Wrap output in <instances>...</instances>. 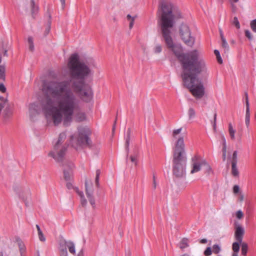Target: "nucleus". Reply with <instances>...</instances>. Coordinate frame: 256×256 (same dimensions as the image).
<instances>
[{"label":"nucleus","mask_w":256,"mask_h":256,"mask_svg":"<svg viewBox=\"0 0 256 256\" xmlns=\"http://www.w3.org/2000/svg\"><path fill=\"white\" fill-rule=\"evenodd\" d=\"M216 112H215L214 115V122H212V124L214 130V132H216Z\"/></svg>","instance_id":"c85d7f7f"},{"label":"nucleus","mask_w":256,"mask_h":256,"mask_svg":"<svg viewBox=\"0 0 256 256\" xmlns=\"http://www.w3.org/2000/svg\"><path fill=\"white\" fill-rule=\"evenodd\" d=\"M68 166V170L65 168L64 170V178L66 181H70L72 177V170L74 167V164L72 162H69Z\"/></svg>","instance_id":"9d476101"},{"label":"nucleus","mask_w":256,"mask_h":256,"mask_svg":"<svg viewBox=\"0 0 256 256\" xmlns=\"http://www.w3.org/2000/svg\"><path fill=\"white\" fill-rule=\"evenodd\" d=\"M126 18H127L128 20L130 21V24H129V28L130 29H131L133 27L135 17L134 16L132 17L130 14H128L127 15Z\"/></svg>","instance_id":"b1692460"},{"label":"nucleus","mask_w":256,"mask_h":256,"mask_svg":"<svg viewBox=\"0 0 256 256\" xmlns=\"http://www.w3.org/2000/svg\"><path fill=\"white\" fill-rule=\"evenodd\" d=\"M185 153L184 144L182 137L180 138L176 143L173 154V174L176 177L180 178L185 175L186 158L184 156Z\"/></svg>","instance_id":"7ed1b4c3"},{"label":"nucleus","mask_w":256,"mask_h":256,"mask_svg":"<svg viewBox=\"0 0 256 256\" xmlns=\"http://www.w3.org/2000/svg\"><path fill=\"white\" fill-rule=\"evenodd\" d=\"M221 250V247L218 244H216L212 246V252L215 254H219Z\"/></svg>","instance_id":"5701e85b"},{"label":"nucleus","mask_w":256,"mask_h":256,"mask_svg":"<svg viewBox=\"0 0 256 256\" xmlns=\"http://www.w3.org/2000/svg\"><path fill=\"white\" fill-rule=\"evenodd\" d=\"M100 170H97L96 172V178H95V182L96 186L98 187L99 186V178L100 176Z\"/></svg>","instance_id":"bb28decb"},{"label":"nucleus","mask_w":256,"mask_h":256,"mask_svg":"<svg viewBox=\"0 0 256 256\" xmlns=\"http://www.w3.org/2000/svg\"><path fill=\"white\" fill-rule=\"evenodd\" d=\"M242 246V254L244 256H246V254L248 250V246L246 242L241 243Z\"/></svg>","instance_id":"412c9836"},{"label":"nucleus","mask_w":256,"mask_h":256,"mask_svg":"<svg viewBox=\"0 0 256 256\" xmlns=\"http://www.w3.org/2000/svg\"><path fill=\"white\" fill-rule=\"evenodd\" d=\"M0 100L2 102L0 103V112H1L2 108L4 107L6 102V99H5L4 98L0 96Z\"/></svg>","instance_id":"7c9ffc66"},{"label":"nucleus","mask_w":256,"mask_h":256,"mask_svg":"<svg viewBox=\"0 0 256 256\" xmlns=\"http://www.w3.org/2000/svg\"><path fill=\"white\" fill-rule=\"evenodd\" d=\"M233 2L236 3L238 2V0H232Z\"/></svg>","instance_id":"774afa93"},{"label":"nucleus","mask_w":256,"mask_h":256,"mask_svg":"<svg viewBox=\"0 0 256 256\" xmlns=\"http://www.w3.org/2000/svg\"><path fill=\"white\" fill-rule=\"evenodd\" d=\"M244 96H245V100H246V108H250L248 96V94L247 92H244Z\"/></svg>","instance_id":"58836bf2"},{"label":"nucleus","mask_w":256,"mask_h":256,"mask_svg":"<svg viewBox=\"0 0 256 256\" xmlns=\"http://www.w3.org/2000/svg\"><path fill=\"white\" fill-rule=\"evenodd\" d=\"M212 254V248L210 247H208L204 251V254L205 256H210Z\"/></svg>","instance_id":"72a5a7b5"},{"label":"nucleus","mask_w":256,"mask_h":256,"mask_svg":"<svg viewBox=\"0 0 256 256\" xmlns=\"http://www.w3.org/2000/svg\"><path fill=\"white\" fill-rule=\"evenodd\" d=\"M214 54H215L216 56H220V52L218 50H214Z\"/></svg>","instance_id":"13d9d810"},{"label":"nucleus","mask_w":256,"mask_h":256,"mask_svg":"<svg viewBox=\"0 0 256 256\" xmlns=\"http://www.w3.org/2000/svg\"><path fill=\"white\" fill-rule=\"evenodd\" d=\"M162 46L160 44H157L154 49L155 53H160L162 52Z\"/></svg>","instance_id":"4c0bfd02"},{"label":"nucleus","mask_w":256,"mask_h":256,"mask_svg":"<svg viewBox=\"0 0 256 256\" xmlns=\"http://www.w3.org/2000/svg\"><path fill=\"white\" fill-rule=\"evenodd\" d=\"M36 229H37L38 233L42 232L41 229H40V226H39V225L36 224Z\"/></svg>","instance_id":"052dcab7"},{"label":"nucleus","mask_w":256,"mask_h":256,"mask_svg":"<svg viewBox=\"0 0 256 256\" xmlns=\"http://www.w3.org/2000/svg\"><path fill=\"white\" fill-rule=\"evenodd\" d=\"M90 66H95L93 60L82 61L78 54H72L68 66L74 80H52L44 84L42 110L46 117H52L55 126L63 120L64 125L67 126L72 121V116L79 105V100L74 92L78 94L86 102L92 100V89L84 82L85 79L91 74Z\"/></svg>","instance_id":"f257e3e1"},{"label":"nucleus","mask_w":256,"mask_h":256,"mask_svg":"<svg viewBox=\"0 0 256 256\" xmlns=\"http://www.w3.org/2000/svg\"><path fill=\"white\" fill-rule=\"evenodd\" d=\"M18 246L21 256H23V254L26 252V248L24 246L22 243H20Z\"/></svg>","instance_id":"2f4dec72"},{"label":"nucleus","mask_w":256,"mask_h":256,"mask_svg":"<svg viewBox=\"0 0 256 256\" xmlns=\"http://www.w3.org/2000/svg\"><path fill=\"white\" fill-rule=\"evenodd\" d=\"M29 49L31 51H33L34 50V44H29Z\"/></svg>","instance_id":"864d4df0"},{"label":"nucleus","mask_w":256,"mask_h":256,"mask_svg":"<svg viewBox=\"0 0 256 256\" xmlns=\"http://www.w3.org/2000/svg\"><path fill=\"white\" fill-rule=\"evenodd\" d=\"M38 236L40 241L42 242H44L46 241V238L42 232L38 233Z\"/></svg>","instance_id":"e433bc0d"},{"label":"nucleus","mask_w":256,"mask_h":256,"mask_svg":"<svg viewBox=\"0 0 256 256\" xmlns=\"http://www.w3.org/2000/svg\"><path fill=\"white\" fill-rule=\"evenodd\" d=\"M86 194L88 200V201L93 208L96 207L95 199L93 196L94 190L92 188H88V182L86 180L85 182Z\"/></svg>","instance_id":"6e6552de"},{"label":"nucleus","mask_w":256,"mask_h":256,"mask_svg":"<svg viewBox=\"0 0 256 256\" xmlns=\"http://www.w3.org/2000/svg\"><path fill=\"white\" fill-rule=\"evenodd\" d=\"M78 194L80 196V198L84 197V194L82 192H78Z\"/></svg>","instance_id":"e2e57ef3"},{"label":"nucleus","mask_w":256,"mask_h":256,"mask_svg":"<svg viewBox=\"0 0 256 256\" xmlns=\"http://www.w3.org/2000/svg\"><path fill=\"white\" fill-rule=\"evenodd\" d=\"M228 132L231 139L233 140H234L236 130L233 128L232 124L231 123H230L228 124Z\"/></svg>","instance_id":"dca6fc26"},{"label":"nucleus","mask_w":256,"mask_h":256,"mask_svg":"<svg viewBox=\"0 0 256 256\" xmlns=\"http://www.w3.org/2000/svg\"><path fill=\"white\" fill-rule=\"evenodd\" d=\"M62 245L64 246H68L69 252L74 254H75V246L74 244L72 242H66V240H64L62 242Z\"/></svg>","instance_id":"ddd939ff"},{"label":"nucleus","mask_w":256,"mask_h":256,"mask_svg":"<svg viewBox=\"0 0 256 256\" xmlns=\"http://www.w3.org/2000/svg\"><path fill=\"white\" fill-rule=\"evenodd\" d=\"M222 150H226V140L224 136H222Z\"/></svg>","instance_id":"37998d69"},{"label":"nucleus","mask_w":256,"mask_h":256,"mask_svg":"<svg viewBox=\"0 0 256 256\" xmlns=\"http://www.w3.org/2000/svg\"><path fill=\"white\" fill-rule=\"evenodd\" d=\"M86 119L85 114L84 113H78L76 116V121L80 122H82Z\"/></svg>","instance_id":"393cba45"},{"label":"nucleus","mask_w":256,"mask_h":256,"mask_svg":"<svg viewBox=\"0 0 256 256\" xmlns=\"http://www.w3.org/2000/svg\"><path fill=\"white\" fill-rule=\"evenodd\" d=\"M242 242H238V241L234 242L232 244V250L234 252H238L240 251V244H241Z\"/></svg>","instance_id":"6ab92c4d"},{"label":"nucleus","mask_w":256,"mask_h":256,"mask_svg":"<svg viewBox=\"0 0 256 256\" xmlns=\"http://www.w3.org/2000/svg\"><path fill=\"white\" fill-rule=\"evenodd\" d=\"M153 187L154 189H156V182L154 176H153Z\"/></svg>","instance_id":"8fccbe9b"},{"label":"nucleus","mask_w":256,"mask_h":256,"mask_svg":"<svg viewBox=\"0 0 256 256\" xmlns=\"http://www.w3.org/2000/svg\"><path fill=\"white\" fill-rule=\"evenodd\" d=\"M216 58L218 60V62L219 64H222V60L220 56V55L219 56H216Z\"/></svg>","instance_id":"3c124183"},{"label":"nucleus","mask_w":256,"mask_h":256,"mask_svg":"<svg viewBox=\"0 0 256 256\" xmlns=\"http://www.w3.org/2000/svg\"><path fill=\"white\" fill-rule=\"evenodd\" d=\"M66 187L68 189H71L72 188V184L70 181H66Z\"/></svg>","instance_id":"09e8293b"},{"label":"nucleus","mask_w":256,"mask_h":256,"mask_svg":"<svg viewBox=\"0 0 256 256\" xmlns=\"http://www.w3.org/2000/svg\"><path fill=\"white\" fill-rule=\"evenodd\" d=\"M198 160V157L195 156L192 158V161L193 162L192 164V168L191 170V174H194V172H196L200 170L201 166H206V168L208 170H210L211 168L210 166L207 164V162L205 160H202L201 162H197L196 160Z\"/></svg>","instance_id":"0eeeda50"},{"label":"nucleus","mask_w":256,"mask_h":256,"mask_svg":"<svg viewBox=\"0 0 256 256\" xmlns=\"http://www.w3.org/2000/svg\"><path fill=\"white\" fill-rule=\"evenodd\" d=\"M131 130L129 128H128L126 132V144H125V148L126 150V160L128 158V154L129 152V146H130V135ZM128 162V161L126 160Z\"/></svg>","instance_id":"9b49d317"},{"label":"nucleus","mask_w":256,"mask_h":256,"mask_svg":"<svg viewBox=\"0 0 256 256\" xmlns=\"http://www.w3.org/2000/svg\"><path fill=\"white\" fill-rule=\"evenodd\" d=\"M244 198V195L243 194H240V197L238 198V200H239L240 202H242V201H243Z\"/></svg>","instance_id":"680f3d73"},{"label":"nucleus","mask_w":256,"mask_h":256,"mask_svg":"<svg viewBox=\"0 0 256 256\" xmlns=\"http://www.w3.org/2000/svg\"><path fill=\"white\" fill-rule=\"evenodd\" d=\"M81 204L82 206H86L87 204V201L86 200L84 196L81 198Z\"/></svg>","instance_id":"79ce46f5"},{"label":"nucleus","mask_w":256,"mask_h":256,"mask_svg":"<svg viewBox=\"0 0 256 256\" xmlns=\"http://www.w3.org/2000/svg\"><path fill=\"white\" fill-rule=\"evenodd\" d=\"M232 24L234 25L238 29L240 28V24L237 17L234 16V19L232 21Z\"/></svg>","instance_id":"cd10ccee"},{"label":"nucleus","mask_w":256,"mask_h":256,"mask_svg":"<svg viewBox=\"0 0 256 256\" xmlns=\"http://www.w3.org/2000/svg\"><path fill=\"white\" fill-rule=\"evenodd\" d=\"M243 216V213L240 210H238L236 213V216L238 219L242 218Z\"/></svg>","instance_id":"a19ab883"},{"label":"nucleus","mask_w":256,"mask_h":256,"mask_svg":"<svg viewBox=\"0 0 256 256\" xmlns=\"http://www.w3.org/2000/svg\"><path fill=\"white\" fill-rule=\"evenodd\" d=\"M182 130V128H180L176 130H174L172 132L173 136H175L177 134H179Z\"/></svg>","instance_id":"ea45409f"},{"label":"nucleus","mask_w":256,"mask_h":256,"mask_svg":"<svg viewBox=\"0 0 256 256\" xmlns=\"http://www.w3.org/2000/svg\"><path fill=\"white\" fill-rule=\"evenodd\" d=\"M130 160L131 162H134L135 165L137 164L136 158L135 156H130Z\"/></svg>","instance_id":"49530a36"},{"label":"nucleus","mask_w":256,"mask_h":256,"mask_svg":"<svg viewBox=\"0 0 256 256\" xmlns=\"http://www.w3.org/2000/svg\"><path fill=\"white\" fill-rule=\"evenodd\" d=\"M222 159L224 161H225L226 159V150H222Z\"/></svg>","instance_id":"de8ad7c7"},{"label":"nucleus","mask_w":256,"mask_h":256,"mask_svg":"<svg viewBox=\"0 0 256 256\" xmlns=\"http://www.w3.org/2000/svg\"><path fill=\"white\" fill-rule=\"evenodd\" d=\"M62 4V8L64 9L66 4V0H60Z\"/></svg>","instance_id":"603ef678"},{"label":"nucleus","mask_w":256,"mask_h":256,"mask_svg":"<svg viewBox=\"0 0 256 256\" xmlns=\"http://www.w3.org/2000/svg\"><path fill=\"white\" fill-rule=\"evenodd\" d=\"M245 122L246 126L248 127L250 122V108H246Z\"/></svg>","instance_id":"a211bd4d"},{"label":"nucleus","mask_w":256,"mask_h":256,"mask_svg":"<svg viewBox=\"0 0 256 256\" xmlns=\"http://www.w3.org/2000/svg\"><path fill=\"white\" fill-rule=\"evenodd\" d=\"M0 256H8V255L4 254L2 252H0Z\"/></svg>","instance_id":"0e129e2a"},{"label":"nucleus","mask_w":256,"mask_h":256,"mask_svg":"<svg viewBox=\"0 0 256 256\" xmlns=\"http://www.w3.org/2000/svg\"><path fill=\"white\" fill-rule=\"evenodd\" d=\"M12 114V111L9 108H6L4 110V117L5 118H8Z\"/></svg>","instance_id":"c756f323"},{"label":"nucleus","mask_w":256,"mask_h":256,"mask_svg":"<svg viewBox=\"0 0 256 256\" xmlns=\"http://www.w3.org/2000/svg\"><path fill=\"white\" fill-rule=\"evenodd\" d=\"M188 116L190 120L193 118L195 116L196 112L193 108H190L188 109Z\"/></svg>","instance_id":"a878e982"},{"label":"nucleus","mask_w":256,"mask_h":256,"mask_svg":"<svg viewBox=\"0 0 256 256\" xmlns=\"http://www.w3.org/2000/svg\"><path fill=\"white\" fill-rule=\"evenodd\" d=\"M60 256H68L66 248L63 246L62 242L60 243Z\"/></svg>","instance_id":"aec40b11"},{"label":"nucleus","mask_w":256,"mask_h":256,"mask_svg":"<svg viewBox=\"0 0 256 256\" xmlns=\"http://www.w3.org/2000/svg\"><path fill=\"white\" fill-rule=\"evenodd\" d=\"M239 190H240V188H239L238 186V185L234 186L233 188L234 192V194H237L239 192Z\"/></svg>","instance_id":"a18cd8bd"},{"label":"nucleus","mask_w":256,"mask_h":256,"mask_svg":"<svg viewBox=\"0 0 256 256\" xmlns=\"http://www.w3.org/2000/svg\"><path fill=\"white\" fill-rule=\"evenodd\" d=\"M180 256H190L189 254H182Z\"/></svg>","instance_id":"338daca9"},{"label":"nucleus","mask_w":256,"mask_h":256,"mask_svg":"<svg viewBox=\"0 0 256 256\" xmlns=\"http://www.w3.org/2000/svg\"><path fill=\"white\" fill-rule=\"evenodd\" d=\"M6 88L3 84H0V91L4 93L6 92Z\"/></svg>","instance_id":"c03bdc74"},{"label":"nucleus","mask_w":256,"mask_h":256,"mask_svg":"<svg viewBox=\"0 0 256 256\" xmlns=\"http://www.w3.org/2000/svg\"><path fill=\"white\" fill-rule=\"evenodd\" d=\"M250 25L252 31L256 32V19L251 21Z\"/></svg>","instance_id":"473e14b6"},{"label":"nucleus","mask_w":256,"mask_h":256,"mask_svg":"<svg viewBox=\"0 0 256 256\" xmlns=\"http://www.w3.org/2000/svg\"><path fill=\"white\" fill-rule=\"evenodd\" d=\"M180 34L184 42L190 47H192L195 42V38L191 36L189 27L182 24L180 27Z\"/></svg>","instance_id":"423d86ee"},{"label":"nucleus","mask_w":256,"mask_h":256,"mask_svg":"<svg viewBox=\"0 0 256 256\" xmlns=\"http://www.w3.org/2000/svg\"><path fill=\"white\" fill-rule=\"evenodd\" d=\"M29 112L31 118L33 116L38 114V106L35 103L30 104L29 105Z\"/></svg>","instance_id":"f8f14e48"},{"label":"nucleus","mask_w":256,"mask_h":256,"mask_svg":"<svg viewBox=\"0 0 256 256\" xmlns=\"http://www.w3.org/2000/svg\"><path fill=\"white\" fill-rule=\"evenodd\" d=\"M66 138V133H60L57 142L54 146V150L50 152L48 154V156L52 157L58 162H62L64 160L66 147L64 146H61V144Z\"/></svg>","instance_id":"39448f33"},{"label":"nucleus","mask_w":256,"mask_h":256,"mask_svg":"<svg viewBox=\"0 0 256 256\" xmlns=\"http://www.w3.org/2000/svg\"><path fill=\"white\" fill-rule=\"evenodd\" d=\"M28 40L29 44H34L33 39L32 37H28Z\"/></svg>","instance_id":"6e6d98bb"},{"label":"nucleus","mask_w":256,"mask_h":256,"mask_svg":"<svg viewBox=\"0 0 256 256\" xmlns=\"http://www.w3.org/2000/svg\"><path fill=\"white\" fill-rule=\"evenodd\" d=\"M30 6H31V11L32 14L34 16V15L35 13L37 12L38 10V6L35 4V2L34 0H30Z\"/></svg>","instance_id":"f3484780"},{"label":"nucleus","mask_w":256,"mask_h":256,"mask_svg":"<svg viewBox=\"0 0 256 256\" xmlns=\"http://www.w3.org/2000/svg\"><path fill=\"white\" fill-rule=\"evenodd\" d=\"M219 31H220V36L221 38V40H222L223 38H225L224 37L222 30L221 29H220Z\"/></svg>","instance_id":"5fc2aeb1"},{"label":"nucleus","mask_w":256,"mask_h":256,"mask_svg":"<svg viewBox=\"0 0 256 256\" xmlns=\"http://www.w3.org/2000/svg\"><path fill=\"white\" fill-rule=\"evenodd\" d=\"M92 134L90 129L87 126H79L78 134L72 135L70 141L72 146L78 149V146L91 148L92 142L90 138Z\"/></svg>","instance_id":"20e7f679"},{"label":"nucleus","mask_w":256,"mask_h":256,"mask_svg":"<svg viewBox=\"0 0 256 256\" xmlns=\"http://www.w3.org/2000/svg\"><path fill=\"white\" fill-rule=\"evenodd\" d=\"M207 242H208V240H207L206 239L203 238V239L200 240V243H201V244H206V243Z\"/></svg>","instance_id":"bf43d9fd"},{"label":"nucleus","mask_w":256,"mask_h":256,"mask_svg":"<svg viewBox=\"0 0 256 256\" xmlns=\"http://www.w3.org/2000/svg\"><path fill=\"white\" fill-rule=\"evenodd\" d=\"M244 33L246 36L248 38V40H252V36L249 30H245Z\"/></svg>","instance_id":"c9c22d12"},{"label":"nucleus","mask_w":256,"mask_h":256,"mask_svg":"<svg viewBox=\"0 0 256 256\" xmlns=\"http://www.w3.org/2000/svg\"><path fill=\"white\" fill-rule=\"evenodd\" d=\"M222 48L224 49V52H228L229 50V46L226 40V38H223L222 40Z\"/></svg>","instance_id":"4be33fe9"},{"label":"nucleus","mask_w":256,"mask_h":256,"mask_svg":"<svg viewBox=\"0 0 256 256\" xmlns=\"http://www.w3.org/2000/svg\"><path fill=\"white\" fill-rule=\"evenodd\" d=\"M238 252H234L232 256H238Z\"/></svg>","instance_id":"69168bd1"},{"label":"nucleus","mask_w":256,"mask_h":256,"mask_svg":"<svg viewBox=\"0 0 256 256\" xmlns=\"http://www.w3.org/2000/svg\"><path fill=\"white\" fill-rule=\"evenodd\" d=\"M236 164L237 163H232V174L234 176H237L239 175V172Z\"/></svg>","instance_id":"2eb2a0df"},{"label":"nucleus","mask_w":256,"mask_h":256,"mask_svg":"<svg viewBox=\"0 0 256 256\" xmlns=\"http://www.w3.org/2000/svg\"><path fill=\"white\" fill-rule=\"evenodd\" d=\"M232 12H235L236 11V6L234 4H232Z\"/></svg>","instance_id":"4d7b16f0"},{"label":"nucleus","mask_w":256,"mask_h":256,"mask_svg":"<svg viewBox=\"0 0 256 256\" xmlns=\"http://www.w3.org/2000/svg\"><path fill=\"white\" fill-rule=\"evenodd\" d=\"M157 16L164 42L181 64L183 69L182 77L184 86L196 99L201 98L204 94V88L198 75L206 71V63L200 58L197 50L183 53L181 45L174 44L172 36L171 29L175 20L181 18L180 12L170 2L162 1L160 4Z\"/></svg>","instance_id":"f03ea898"},{"label":"nucleus","mask_w":256,"mask_h":256,"mask_svg":"<svg viewBox=\"0 0 256 256\" xmlns=\"http://www.w3.org/2000/svg\"><path fill=\"white\" fill-rule=\"evenodd\" d=\"M188 240L186 238H183L182 240L179 243V247L181 249H184L186 247L188 246Z\"/></svg>","instance_id":"4468645a"},{"label":"nucleus","mask_w":256,"mask_h":256,"mask_svg":"<svg viewBox=\"0 0 256 256\" xmlns=\"http://www.w3.org/2000/svg\"><path fill=\"white\" fill-rule=\"evenodd\" d=\"M244 234V228L240 225L236 226L234 232V238L238 242H242Z\"/></svg>","instance_id":"1a4fd4ad"},{"label":"nucleus","mask_w":256,"mask_h":256,"mask_svg":"<svg viewBox=\"0 0 256 256\" xmlns=\"http://www.w3.org/2000/svg\"><path fill=\"white\" fill-rule=\"evenodd\" d=\"M237 151H234L232 154V163H237Z\"/></svg>","instance_id":"f704fd0d"}]
</instances>
